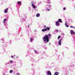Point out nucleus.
I'll use <instances>...</instances> for the list:
<instances>
[{
  "mask_svg": "<svg viewBox=\"0 0 75 75\" xmlns=\"http://www.w3.org/2000/svg\"><path fill=\"white\" fill-rule=\"evenodd\" d=\"M70 33H71V34H72V35H75V32H74V31H72V30H71L70 31Z\"/></svg>",
  "mask_w": 75,
  "mask_h": 75,
  "instance_id": "2",
  "label": "nucleus"
},
{
  "mask_svg": "<svg viewBox=\"0 0 75 75\" xmlns=\"http://www.w3.org/2000/svg\"><path fill=\"white\" fill-rule=\"evenodd\" d=\"M58 21L60 23H62V20L61 19H58Z\"/></svg>",
  "mask_w": 75,
  "mask_h": 75,
  "instance_id": "11",
  "label": "nucleus"
},
{
  "mask_svg": "<svg viewBox=\"0 0 75 75\" xmlns=\"http://www.w3.org/2000/svg\"><path fill=\"white\" fill-rule=\"evenodd\" d=\"M46 10H47V11H50V9H47Z\"/></svg>",
  "mask_w": 75,
  "mask_h": 75,
  "instance_id": "24",
  "label": "nucleus"
},
{
  "mask_svg": "<svg viewBox=\"0 0 75 75\" xmlns=\"http://www.w3.org/2000/svg\"><path fill=\"white\" fill-rule=\"evenodd\" d=\"M47 75H51V73L50 71H48L47 72Z\"/></svg>",
  "mask_w": 75,
  "mask_h": 75,
  "instance_id": "4",
  "label": "nucleus"
},
{
  "mask_svg": "<svg viewBox=\"0 0 75 75\" xmlns=\"http://www.w3.org/2000/svg\"><path fill=\"white\" fill-rule=\"evenodd\" d=\"M4 12L5 13H7V12H8V8H7L5 9Z\"/></svg>",
  "mask_w": 75,
  "mask_h": 75,
  "instance_id": "7",
  "label": "nucleus"
},
{
  "mask_svg": "<svg viewBox=\"0 0 75 75\" xmlns=\"http://www.w3.org/2000/svg\"><path fill=\"white\" fill-rule=\"evenodd\" d=\"M33 39H32V38H31L30 39V41L31 42H32L33 41Z\"/></svg>",
  "mask_w": 75,
  "mask_h": 75,
  "instance_id": "18",
  "label": "nucleus"
},
{
  "mask_svg": "<svg viewBox=\"0 0 75 75\" xmlns=\"http://www.w3.org/2000/svg\"><path fill=\"white\" fill-rule=\"evenodd\" d=\"M21 1L18 2V5H21Z\"/></svg>",
  "mask_w": 75,
  "mask_h": 75,
  "instance_id": "13",
  "label": "nucleus"
},
{
  "mask_svg": "<svg viewBox=\"0 0 75 75\" xmlns=\"http://www.w3.org/2000/svg\"><path fill=\"white\" fill-rule=\"evenodd\" d=\"M31 6L33 8H36V7H35V5L33 3L31 5Z\"/></svg>",
  "mask_w": 75,
  "mask_h": 75,
  "instance_id": "6",
  "label": "nucleus"
},
{
  "mask_svg": "<svg viewBox=\"0 0 75 75\" xmlns=\"http://www.w3.org/2000/svg\"><path fill=\"white\" fill-rule=\"evenodd\" d=\"M13 56L12 55L11 56V58H13Z\"/></svg>",
  "mask_w": 75,
  "mask_h": 75,
  "instance_id": "25",
  "label": "nucleus"
},
{
  "mask_svg": "<svg viewBox=\"0 0 75 75\" xmlns=\"http://www.w3.org/2000/svg\"><path fill=\"white\" fill-rule=\"evenodd\" d=\"M70 27H71V28H75V27H74V26H71Z\"/></svg>",
  "mask_w": 75,
  "mask_h": 75,
  "instance_id": "15",
  "label": "nucleus"
},
{
  "mask_svg": "<svg viewBox=\"0 0 75 75\" xmlns=\"http://www.w3.org/2000/svg\"><path fill=\"white\" fill-rule=\"evenodd\" d=\"M56 31H57V32H58V30H56Z\"/></svg>",
  "mask_w": 75,
  "mask_h": 75,
  "instance_id": "27",
  "label": "nucleus"
},
{
  "mask_svg": "<svg viewBox=\"0 0 75 75\" xmlns=\"http://www.w3.org/2000/svg\"><path fill=\"white\" fill-rule=\"evenodd\" d=\"M62 41V39H61L60 40H59V45H61V41Z\"/></svg>",
  "mask_w": 75,
  "mask_h": 75,
  "instance_id": "5",
  "label": "nucleus"
},
{
  "mask_svg": "<svg viewBox=\"0 0 75 75\" xmlns=\"http://www.w3.org/2000/svg\"><path fill=\"white\" fill-rule=\"evenodd\" d=\"M34 51L35 53V54H37V51H35V50H34Z\"/></svg>",
  "mask_w": 75,
  "mask_h": 75,
  "instance_id": "23",
  "label": "nucleus"
},
{
  "mask_svg": "<svg viewBox=\"0 0 75 75\" xmlns=\"http://www.w3.org/2000/svg\"><path fill=\"white\" fill-rule=\"evenodd\" d=\"M17 75H20V74H19L18 73H17Z\"/></svg>",
  "mask_w": 75,
  "mask_h": 75,
  "instance_id": "26",
  "label": "nucleus"
},
{
  "mask_svg": "<svg viewBox=\"0 0 75 75\" xmlns=\"http://www.w3.org/2000/svg\"><path fill=\"white\" fill-rule=\"evenodd\" d=\"M51 37V35L50 34H49L48 35H46L42 39L44 42H49V40H50L49 38H50Z\"/></svg>",
  "mask_w": 75,
  "mask_h": 75,
  "instance_id": "1",
  "label": "nucleus"
},
{
  "mask_svg": "<svg viewBox=\"0 0 75 75\" xmlns=\"http://www.w3.org/2000/svg\"><path fill=\"white\" fill-rule=\"evenodd\" d=\"M65 25L66 27H69V26L68 25H67V22L65 23Z\"/></svg>",
  "mask_w": 75,
  "mask_h": 75,
  "instance_id": "12",
  "label": "nucleus"
},
{
  "mask_svg": "<svg viewBox=\"0 0 75 75\" xmlns=\"http://www.w3.org/2000/svg\"><path fill=\"white\" fill-rule=\"evenodd\" d=\"M9 62H11V63H12L13 62V61H12V60H10L9 61Z\"/></svg>",
  "mask_w": 75,
  "mask_h": 75,
  "instance_id": "22",
  "label": "nucleus"
},
{
  "mask_svg": "<svg viewBox=\"0 0 75 75\" xmlns=\"http://www.w3.org/2000/svg\"><path fill=\"white\" fill-rule=\"evenodd\" d=\"M6 21V19H5L4 21V23H5V21Z\"/></svg>",
  "mask_w": 75,
  "mask_h": 75,
  "instance_id": "17",
  "label": "nucleus"
},
{
  "mask_svg": "<svg viewBox=\"0 0 75 75\" xmlns=\"http://www.w3.org/2000/svg\"><path fill=\"white\" fill-rule=\"evenodd\" d=\"M46 29L47 31V30H48V31H49V30H50V28L49 27H47Z\"/></svg>",
  "mask_w": 75,
  "mask_h": 75,
  "instance_id": "9",
  "label": "nucleus"
},
{
  "mask_svg": "<svg viewBox=\"0 0 75 75\" xmlns=\"http://www.w3.org/2000/svg\"><path fill=\"white\" fill-rule=\"evenodd\" d=\"M55 24L56 26H59V25H60L59 22L58 21H57L56 22Z\"/></svg>",
  "mask_w": 75,
  "mask_h": 75,
  "instance_id": "3",
  "label": "nucleus"
},
{
  "mask_svg": "<svg viewBox=\"0 0 75 75\" xmlns=\"http://www.w3.org/2000/svg\"><path fill=\"white\" fill-rule=\"evenodd\" d=\"M11 72H13V70H11L10 71V73H11Z\"/></svg>",
  "mask_w": 75,
  "mask_h": 75,
  "instance_id": "19",
  "label": "nucleus"
},
{
  "mask_svg": "<svg viewBox=\"0 0 75 75\" xmlns=\"http://www.w3.org/2000/svg\"><path fill=\"white\" fill-rule=\"evenodd\" d=\"M66 9V8H65V7L64 8H63L64 10H65Z\"/></svg>",
  "mask_w": 75,
  "mask_h": 75,
  "instance_id": "20",
  "label": "nucleus"
},
{
  "mask_svg": "<svg viewBox=\"0 0 75 75\" xmlns=\"http://www.w3.org/2000/svg\"><path fill=\"white\" fill-rule=\"evenodd\" d=\"M47 29H43L42 30V31L44 32V31H47Z\"/></svg>",
  "mask_w": 75,
  "mask_h": 75,
  "instance_id": "10",
  "label": "nucleus"
},
{
  "mask_svg": "<svg viewBox=\"0 0 75 75\" xmlns=\"http://www.w3.org/2000/svg\"><path fill=\"white\" fill-rule=\"evenodd\" d=\"M61 37V36H59L58 37V39H59V38Z\"/></svg>",
  "mask_w": 75,
  "mask_h": 75,
  "instance_id": "21",
  "label": "nucleus"
},
{
  "mask_svg": "<svg viewBox=\"0 0 75 75\" xmlns=\"http://www.w3.org/2000/svg\"><path fill=\"white\" fill-rule=\"evenodd\" d=\"M44 28L45 29H46V28H47V26H46V25H44Z\"/></svg>",
  "mask_w": 75,
  "mask_h": 75,
  "instance_id": "16",
  "label": "nucleus"
},
{
  "mask_svg": "<svg viewBox=\"0 0 75 75\" xmlns=\"http://www.w3.org/2000/svg\"><path fill=\"white\" fill-rule=\"evenodd\" d=\"M58 72H56L54 74V75H58Z\"/></svg>",
  "mask_w": 75,
  "mask_h": 75,
  "instance_id": "14",
  "label": "nucleus"
},
{
  "mask_svg": "<svg viewBox=\"0 0 75 75\" xmlns=\"http://www.w3.org/2000/svg\"><path fill=\"white\" fill-rule=\"evenodd\" d=\"M36 17H40V14L39 13H38L36 14Z\"/></svg>",
  "mask_w": 75,
  "mask_h": 75,
  "instance_id": "8",
  "label": "nucleus"
}]
</instances>
